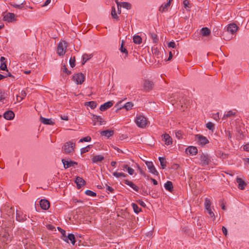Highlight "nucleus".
Returning <instances> with one entry per match:
<instances>
[{"label":"nucleus","instance_id":"obj_1","mask_svg":"<svg viewBox=\"0 0 249 249\" xmlns=\"http://www.w3.org/2000/svg\"><path fill=\"white\" fill-rule=\"evenodd\" d=\"M75 143L71 141H69L64 143L62 147V150L66 154H70L74 151Z\"/></svg>","mask_w":249,"mask_h":249},{"label":"nucleus","instance_id":"obj_2","mask_svg":"<svg viewBox=\"0 0 249 249\" xmlns=\"http://www.w3.org/2000/svg\"><path fill=\"white\" fill-rule=\"evenodd\" d=\"M135 122L137 126L141 128L145 127L147 124L146 118L142 115L137 116Z\"/></svg>","mask_w":249,"mask_h":249},{"label":"nucleus","instance_id":"obj_3","mask_svg":"<svg viewBox=\"0 0 249 249\" xmlns=\"http://www.w3.org/2000/svg\"><path fill=\"white\" fill-rule=\"evenodd\" d=\"M67 48V42L65 41L60 42L57 46V53L59 56H63L65 54Z\"/></svg>","mask_w":249,"mask_h":249},{"label":"nucleus","instance_id":"obj_4","mask_svg":"<svg viewBox=\"0 0 249 249\" xmlns=\"http://www.w3.org/2000/svg\"><path fill=\"white\" fill-rule=\"evenodd\" d=\"M154 83L149 80L145 79L142 83L143 90L146 92H149L153 89Z\"/></svg>","mask_w":249,"mask_h":249},{"label":"nucleus","instance_id":"obj_5","mask_svg":"<svg viewBox=\"0 0 249 249\" xmlns=\"http://www.w3.org/2000/svg\"><path fill=\"white\" fill-rule=\"evenodd\" d=\"M199 160H200L199 164L202 166L208 165L211 161L209 155L203 153L200 156Z\"/></svg>","mask_w":249,"mask_h":249},{"label":"nucleus","instance_id":"obj_6","mask_svg":"<svg viewBox=\"0 0 249 249\" xmlns=\"http://www.w3.org/2000/svg\"><path fill=\"white\" fill-rule=\"evenodd\" d=\"M85 76L82 73H78L73 76V79L77 84H81L83 83Z\"/></svg>","mask_w":249,"mask_h":249},{"label":"nucleus","instance_id":"obj_7","mask_svg":"<svg viewBox=\"0 0 249 249\" xmlns=\"http://www.w3.org/2000/svg\"><path fill=\"white\" fill-rule=\"evenodd\" d=\"M196 137L197 139V142L199 145L203 146L207 143L209 142L208 139L201 135L197 134L196 135Z\"/></svg>","mask_w":249,"mask_h":249},{"label":"nucleus","instance_id":"obj_8","mask_svg":"<svg viewBox=\"0 0 249 249\" xmlns=\"http://www.w3.org/2000/svg\"><path fill=\"white\" fill-rule=\"evenodd\" d=\"M145 164L150 173L155 175H158L159 173L157 171L152 161H146Z\"/></svg>","mask_w":249,"mask_h":249},{"label":"nucleus","instance_id":"obj_9","mask_svg":"<svg viewBox=\"0 0 249 249\" xmlns=\"http://www.w3.org/2000/svg\"><path fill=\"white\" fill-rule=\"evenodd\" d=\"M62 162L65 169L70 168L71 167H74L75 165H77L78 164L77 162L72 160L68 161L65 159H62Z\"/></svg>","mask_w":249,"mask_h":249},{"label":"nucleus","instance_id":"obj_10","mask_svg":"<svg viewBox=\"0 0 249 249\" xmlns=\"http://www.w3.org/2000/svg\"><path fill=\"white\" fill-rule=\"evenodd\" d=\"M238 30V27L235 23H231L227 27V32L231 35L234 34Z\"/></svg>","mask_w":249,"mask_h":249},{"label":"nucleus","instance_id":"obj_11","mask_svg":"<svg viewBox=\"0 0 249 249\" xmlns=\"http://www.w3.org/2000/svg\"><path fill=\"white\" fill-rule=\"evenodd\" d=\"M16 220L19 222H23L27 220V215L22 212L17 211Z\"/></svg>","mask_w":249,"mask_h":249},{"label":"nucleus","instance_id":"obj_12","mask_svg":"<svg viewBox=\"0 0 249 249\" xmlns=\"http://www.w3.org/2000/svg\"><path fill=\"white\" fill-rule=\"evenodd\" d=\"M63 240L67 243H69V240H70L71 243L73 245L75 244L76 241L75 236L72 233H70L68 235H66L65 238H63Z\"/></svg>","mask_w":249,"mask_h":249},{"label":"nucleus","instance_id":"obj_13","mask_svg":"<svg viewBox=\"0 0 249 249\" xmlns=\"http://www.w3.org/2000/svg\"><path fill=\"white\" fill-rule=\"evenodd\" d=\"M15 14L12 13H8L4 16L3 19L9 22H12L15 20Z\"/></svg>","mask_w":249,"mask_h":249},{"label":"nucleus","instance_id":"obj_14","mask_svg":"<svg viewBox=\"0 0 249 249\" xmlns=\"http://www.w3.org/2000/svg\"><path fill=\"white\" fill-rule=\"evenodd\" d=\"M39 120L44 124L53 125L55 124L53 120L52 119L45 118L42 116L40 117Z\"/></svg>","mask_w":249,"mask_h":249},{"label":"nucleus","instance_id":"obj_15","mask_svg":"<svg viewBox=\"0 0 249 249\" xmlns=\"http://www.w3.org/2000/svg\"><path fill=\"white\" fill-rule=\"evenodd\" d=\"M75 183L77 185V188L79 189L86 184V181L82 178L77 177L75 180Z\"/></svg>","mask_w":249,"mask_h":249},{"label":"nucleus","instance_id":"obj_16","mask_svg":"<svg viewBox=\"0 0 249 249\" xmlns=\"http://www.w3.org/2000/svg\"><path fill=\"white\" fill-rule=\"evenodd\" d=\"M15 113L12 110L6 111L3 114V117L7 120H12L14 118Z\"/></svg>","mask_w":249,"mask_h":249},{"label":"nucleus","instance_id":"obj_17","mask_svg":"<svg viewBox=\"0 0 249 249\" xmlns=\"http://www.w3.org/2000/svg\"><path fill=\"white\" fill-rule=\"evenodd\" d=\"M40 205L43 210H47L49 208L50 203L47 199H41L40 201Z\"/></svg>","mask_w":249,"mask_h":249},{"label":"nucleus","instance_id":"obj_18","mask_svg":"<svg viewBox=\"0 0 249 249\" xmlns=\"http://www.w3.org/2000/svg\"><path fill=\"white\" fill-rule=\"evenodd\" d=\"M113 105V101H108L102 105L100 107V109L102 111H104L111 107Z\"/></svg>","mask_w":249,"mask_h":249},{"label":"nucleus","instance_id":"obj_19","mask_svg":"<svg viewBox=\"0 0 249 249\" xmlns=\"http://www.w3.org/2000/svg\"><path fill=\"white\" fill-rule=\"evenodd\" d=\"M236 182L238 183V187L240 190H244L247 185L246 182L240 178H237Z\"/></svg>","mask_w":249,"mask_h":249},{"label":"nucleus","instance_id":"obj_20","mask_svg":"<svg viewBox=\"0 0 249 249\" xmlns=\"http://www.w3.org/2000/svg\"><path fill=\"white\" fill-rule=\"evenodd\" d=\"M123 182L125 184L128 185L130 187H131L133 190H134L136 192H138L139 190V188L136 186L133 182L132 181H129L127 179H124Z\"/></svg>","mask_w":249,"mask_h":249},{"label":"nucleus","instance_id":"obj_21","mask_svg":"<svg viewBox=\"0 0 249 249\" xmlns=\"http://www.w3.org/2000/svg\"><path fill=\"white\" fill-rule=\"evenodd\" d=\"M121 168L122 170L124 171L126 170L128 172V173L130 175H133L134 173V170L132 168L130 167L127 164L121 165Z\"/></svg>","mask_w":249,"mask_h":249},{"label":"nucleus","instance_id":"obj_22","mask_svg":"<svg viewBox=\"0 0 249 249\" xmlns=\"http://www.w3.org/2000/svg\"><path fill=\"white\" fill-rule=\"evenodd\" d=\"M186 152L187 154L195 155L197 153V149L196 147L192 146H189L186 149Z\"/></svg>","mask_w":249,"mask_h":249},{"label":"nucleus","instance_id":"obj_23","mask_svg":"<svg viewBox=\"0 0 249 249\" xmlns=\"http://www.w3.org/2000/svg\"><path fill=\"white\" fill-rule=\"evenodd\" d=\"M181 107L183 108V110H184L185 108H187L188 105L190 103L189 100H188L186 98H182L181 100L179 101Z\"/></svg>","mask_w":249,"mask_h":249},{"label":"nucleus","instance_id":"obj_24","mask_svg":"<svg viewBox=\"0 0 249 249\" xmlns=\"http://www.w3.org/2000/svg\"><path fill=\"white\" fill-rule=\"evenodd\" d=\"M104 160V157L102 155H96L94 156L92 159V162L93 163H97L98 162L102 161Z\"/></svg>","mask_w":249,"mask_h":249},{"label":"nucleus","instance_id":"obj_25","mask_svg":"<svg viewBox=\"0 0 249 249\" xmlns=\"http://www.w3.org/2000/svg\"><path fill=\"white\" fill-rule=\"evenodd\" d=\"M114 131L111 130H106L102 131L101 132V134L102 136H106L107 138H109V137L112 136L114 134Z\"/></svg>","mask_w":249,"mask_h":249},{"label":"nucleus","instance_id":"obj_26","mask_svg":"<svg viewBox=\"0 0 249 249\" xmlns=\"http://www.w3.org/2000/svg\"><path fill=\"white\" fill-rule=\"evenodd\" d=\"M163 140H164L165 143L167 145H170L172 143V138L168 134H164L163 137Z\"/></svg>","mask_w":249,"mask_h":249},{"label":"nucleus","instance_id":"obj_27","mask_svg":"<svg viewBox=\"0 0 249 249\" xmlns=\"http://www.w3.org/2000/svg\"><path fill=\"white\" fill-rule=\"evenodd\" d=\"M170 5V1L169 0L167 2L162 4L159 8V11L163 12L167 10L168 8Z\"/></svg>","mask_w":249,"mask_h":249},{"label":"nucleus","instance_id":"obj_28","mask_svg":"<svg viewBox=\"0 0 249 249\" xmlns=\"http://www.w3.org/2000/svg\"><path fill=\"white\" fill-rule=\"evenodd\" d=\"M201 34L204 36H207L211 34V31L207 27H203L200 31Z\"/></svg>","mask_w":249,"mask_h":249},{"label":"nucleus","instance_id":"obj_29","mask_svg":"<svg viewBox=\"0 0 249 249\" xmlns=\"http://www.w3.org/2000/svg\"><path fill=\"white\" fill-rule=\"evenodd\" d=\"M165 189L169 192H172L173 190V183L170 181H167L164 184Z\"/></svg>","mask_w":249,"mask_h":249},{"label":"nucleus","instance_id":"obj_30","mask_svg":"<svg viewBox=\"0 0 249 249\" xmlns=\"http://www.w3.org/2000/svg\"><path fill=\"white\" fill-rule=\"evenodd\" d=\"M159 160L160 162V164L161 166L162 169H165L167 166V162L164 157H159Z\"/></svg>","mask_w":249,"mask_h":249},{"label":"nucleus","instance_id":"obj_31","mask_svg":"<svg viewBox=\"0 0 249 249\" xmlns=\"http://www.w3.org/2000/svg\"><path fill=\"white\" fill-rule=\"evenodd\" d=\"M93 120L95 122H99L100 124L102 125L105 124V121L100 116L93 115Z\"/></svg>","mask_w":249,"mask_h":249},{"label":"nucleus","instance_id":"obj_32","mask_svg":"<svg viewBox=\"0 0 249 249\" xmlns=\"http://www.w3.org/2000/svg\"><path fill=\"white\" fill-rule=\"evenodd\" d=\"M125 42L124 40H122L121 42V47L120 48V51L123 53L125 54V57L128 55V51L124 47V45Z\"/></svg>","mask_w":249,"mask_h":249},{"label":"nucleus","instance_id":"obj_33","mask_svg":"<svg viewBox=\"0 0 249 249\" xmlns=\"http://www.w3.org/2000/svg\"><path fill=\"white\" fill-rule=\"evenodd\" d=\"M133 42L135 44H140L142 42V39L140 36L135 35L133 36Z\"/></svg>","mask_w":249,"mask_h":249},{"label":"nucleus","instance_id":"obj_34","mask_svg":"<svg viewBox=\"0 0 249 249\" xmlns=\"http://www.w3.org/2000/svg\"><path fill=\"white\" fill-rule=\"evenodd\" d=\"M92 56V54H88L86 53H85L83 55L82 59H83V62L82 64L84 65L88 60H89L90 58H91Z\"/></svg>","mask_w":249,"mask_h":249},{"label":"nucleus","instance_id":"obj_35","mask_svg":"<svg viewBox=\"0 0 249 249\" xmlns=\"http://www.w3.org/2000/svg\"><path fill=\"white\" fill-rule=\"evenodd\" d=\"M85 105L89 107L91 109H94L96 107L97 103L95 101H89L86 102Z\"/></svg>","mask_w":249,"mask_h":249},{"label":"nucleus","instance_id":"obj_36","mask_svg":"<svg viewBox=\"0 0 249 249\" xmlns=\"http://www.w3.org/2000/svg\"><path fill=\"white\" fill-rule=\"evenodd\" d=\"M150 37L153 40L154 43L157 44L159 42V39L156 34L154 33H150Z\"/></svg>","mask_w":249,"mask_h":249},{"label":"nucleus","instance_id":"obj_37","mask_svg":"<svg viewBox=\"0 0 249 249\" xmlns=\"http://www.w3.org/2000/svg\"><path fill=\"white\" fill-rule=\"evenodd\" d=\"M131 205L132 206L134 212L136 213H138L142 211L141 208H140L137 204L132 203Z\"/></svg>","mask_w":249,"mask_h":249},{"label":"nucleus","instance_id":"obj_38","mask_svg":"<svg viewBox=\"0 0 249 249\" xmlns=\"http://www.w3.org/2000/svg\"><path fill=\"white\" fill-rule=\"evenodd\" d=\"M7 94L3 90L0 89V102H2L6 97Z\"/></svg>","mask_w":249,"mask_h":249},{"label":"nucleus","instance_id":"obj_39","mask_svg":"<svg viewBox=\"0 0 249 249\" xmlns=\"http://www.w3.org/2000/svg\"><path fill=\"white\" fill-rule=\"evenodd\" d=\"M25 3V1H23L22 3H21L20 4H17L16 3H10V4L11 6L15 7V8H18V9H21L23 7V5Z\"/></svg>","mask_w":249,"mask_h":249},{"label":"nucleus","instance_id":"obj_40","mask_svg":"<svg viewBox=\"0 0 249 249\" xmlns=\"http://www.w3.org/2000/svg\"><path fill=\"white\" fill-rule=\"evenodd\" d=\"M121 6H122L123 8H125L127 10H129L131 8V4L127 2H123L121 3Z\"/></svg>","mask_w":249,"mask_h":249},{"label":"nucleus","instance_id":"obj_41","mask_svg":"<svg viewBox=\"0 0 249 249\" xmlns=\"http://www.w3.org/2000/svg\"><path fill=\"white\" fill-rule=\"evenodd\" d=\"M204 205L206 210H208L209 209L211 208V202L209 198H206L205 200Z\"/></svg>","mask_w":249,"mask_h":249},{"label":"nucleus","instance_id":"obj_42","mask_svg":"<svg viewBox=\"0 0 249 249\" xmlns=\"http://www.w3.org/2000/svg\"><path fill=\"white\" fill-rule=\"evenodd\" d=\"M113 175L116 178L124 177L125 178L127 176V174L124 173H118L114 172L112 173Z\"/></svg>","mask_w":249,"mask_h":249},{"label":"nucleus","instance_id":"obj_43","mask_svg":"<svg viewBox=\"0 0 249 249\" xmlns=\"http://www.w3.org/2000/svg\"><path fill=\"white\" fill-rule=\"evenodd\" d=\"M92 146V145H89L81 149V154H83L89 151L90 148Z\"/></svg>","mask_w":249,"mask_h":249},{"label":"nucleus","instance_id":"obj_44","mask_svg":"<svg viewBox=\"0 0 249 249\" xmlns=\"http://www.w3.org/2000/svg\"><path fill=\"white\" fill-rule=\"evenodd\" d=\"M133 106V104L131 102H128L125 103L123 107L125 108L126 110H129L132 108Z\"/></svg>","mask_w":249,"mask_h":249},{"label":"nucleus","instance_id":"obj_45","mask_svg":"<svg viewBox=\"0 0 249 249\" xmlns=\"http://www.w3.org/2000/svg\"><path fill=\"white\" fill-rule=\"evenodd\" d=\"M206 127L209 129L210 130H211L213 132L214 131V125L213 123H212V122H208L207 124H206Z\"/></svg>","mask_w":249,"mask_h":249},{"label":"nucleus","instance_id":"obj_46","mask_svg":"<svg viewBox=\"0 0 249 249\" xmlns=\"http://www.w3.org/2000/svg\"><path fill=\"white\" fill-rule=\"evenodd\" d=\"M61 70L64 73H66L67 75H70L71 73V71L68 70L65 64L62 65Z\"/></svg>","mask_w":249,"mask_h":249},{"label":"nucleus","instance_id":"obj_47","mask_svg":"<svg viewBox=\"0 0 249 249\" xmlns=\"http://www.w3.org/2000/svg\"><path fill=\"white\" fill-rule=\"evenodd\" d=\"M57 229L61 233V238L63 240V238H65L66 236L67 235L66 231L59 227H57Z\"/></svg>","mask_w":249,"mask_h":249},{"label":"nucleus","instance_id":"obj_48","mask_svg":"<svg viewBox=\"0 0 249 249\" xmlns=\"http://www.w3.org/2000/svg\"><path fill=\"white\" fill-rule=\"evenodd\" d=\"M175 135L178 139H182L183 132L181 130H178L175 132Z\"/></svg>","mask_w":249,"mask_h":249},{"label":"nucleus","instance_id":"obj_49","mask_svg":"<svg viewBox=\"0 0 249 249\" xmlns=\"http://www.w3.org/2000/svg\"><path fill=\"white\" fill-rule=\"evenodd\" d=\"M75 56L71 57L69 60V63L71 68H73L75 66Z\"/></svg>","mask_w":249,"mask_h":249},{"label":"nucleus","instance_id":"obj_50","mask_svg":"<svg viewBox=\"0 0 249 249\" xmlns=\"http://www.w3.org/2000/svg\"><path fill=\"white\" fill-rule=\"evenodd\" d=\"M85 194L87 196L95 197L96 196V193L93 191L89 190H87L85 191Z\"/></svg>","mask_w":249,"mask_h":249},{"label":"nucleus","instance_id":"obj_51","mask_svg":"<svg viewBox=\"0 0 249 249\" xmlns=\"http://www.w3.org/2000/svg\"><path fill=\"white\" fill-rule=\"evenodd\" d=\"M91 140V138L90 136H88L87 137H84L81 139H80L79 142H90Z\"/></svg>","mask_w":249,"mask_h":249},{"label":"nucleus","instance_id":"obj_52","mask_svg":"<svg viewBox=\"0 0 249 249\" xmlns=\"http://www.w3.org/2000/svg\"><path fill=\"white\" fill-rule=\"evenodd\" d=\"M111 15L113 18L118 19L119 17L116 14L115 8L114 7L112 8Z\"/></svg>","mask_w":249,"mask_h":249},{"label":"nucleus","instance_id":"obj_53","mask_svg":"<svg viewBox=\"0 0 249 249\" xmlns=\"http://www.w3.org/2000/svg\"><path fill=\"white\" fill-rule=\"evenodd\" d=\"M27 93L25 91L22 90L19 95L17 96V98H20V100H23L26 96Z\"/></svg>","mask_w":249,"mask_h":249},{"label":"nucleus","instance_id":"obj_54","mask_svg":"<svg viewBox=\"0 0 249 249\" xmlns=\"http://www.w3.org/2000/svg\"><path fill=\"white\" fill-rule=\"evenodd\" d=\"M0 69L3 71H8L7 65L5 62H2L1 63V65L0 66Z\"/></svg>","mask_w":249,"mask_h":249},{"label":"nucleus","instance_id":"obj_55","mask_svg":"<svg viewBox=\"0 0 249 249\" xmlns=\"http://www.w3.org/2000/svg\"><path fill=\"white\" fill-rule=\"evenodd\" d=\"M235 114V112L232 111V110H230V111H229L225 115V117H231V116H232L233 115H234Z\"/></svg>","mask_w":249,"mask_h":249},{"label":"nucleus","instance_id":"obj_56","mask_svg":"<svg viewBox=\"0 0 249 249\" xmlns=\"http://www.w3.org/2000/svg\"><path fill=\"white\" fill-rule=\"evenodd\" d=\"M106 186L107 187V191H108V192H107L108 193H114V189L112 187H111L109 186H108L107 184H106Z\"/></svg>","mask_w":249,"mask_h":249},{"label":"nucleus","instance_id":"obj_57","mask_svg":"<svg viewBox=\"0 0 249 249\" xmlns=\"http://www.w3.org/2000/svg\"><path fill=\"white\" fill-rule=\"evenodd\" d=\"M208 212V213L209 214V215L211 217H213L214 219L215 218L214 214L213 212L212 211L211 208L209 209L208 210H206Z\"/></svg>","mask_w":249,"mask_h":249},{"label":"nucleus","instance_id":"obj_58","mask_svg":"<svg viewBox=\"0 0 249 249\" xmlns=\"http://www.w3.org/2000/svg\"><path fill=\"white\" fill-rule=\"evenodd\" d=\"M168 47L170 48H175L176 47V44L174 41H170L168 44Z\"/></svg>","mask_w":249,"mask_h":249},{"label":"nucleus","instance_id":"obj_59","mask_svg":"<svg viewBox=\"0 0 249 249\" xmlns=\"http://www.w3.org/2000/svg\"><path fill=\"white\" fill-rule=\"evenodd\" d=\"M46 227L48 229L51 231H55V227L51 224H48L46 226Z\"/></svg>","mask_w":249,"mask_h":249},{"label":"nucleus","instance_id":"obj_60","mask_svg":"<svg viewBox=\"0 0 249 249\" xmlns=\"http://www.w3.org/2000/svg\"><path fill=\"white\" fill-rule=\"evenodd\" d=\"M7 73H6V74L5 75V76H6V77H10L11 78H13L12 79V81H15V77L14 76H13L10 72H9L8 71H7Z\"/></svg>","mask_w":249,"mask_h":249},{"label":"nucleus","instance_id":"obj_61","mask_svg":"<svg viewBox=\"0 0 249 249\" xmlns=\"http://www.w3.org/2000/svg\"><path fill=\"white\" fill-rule=\"evenodd\" d=\"M183 4L185 8H189V1L188 0H184Z\"/></svg>","mask_w":249,"mask_h":249},{"label":"nucleus","instance_id":"obj_62","mask_svg":"<svg viewBox=\"0 0 249 249\" xmlns=\"http://www.w3.org/2000/svg\"><path fill=\"white\" fill-rule=\"evenodd\" d=\"M243 149L246 151H249V143H247L244 145Z\"/></svg>","mask_w":249,"mask_h":249},{"label":"nucleus","instance_id":"obj_63","mask_svg":"<svg viewBox=\"0 0 249 249\" xmlns=\"http://www.w3.org/2000/svg\"><path fill=\"white\" fill-rule=\"evenodd\" d=\"M222 231L223 233L225 235H226L227 234V229L225 227H224V226L222 227Z\"/></svg>","mask_w":249,"mask_h":249},{"label":"nucleus","instance_id":"obj_64","mask_svg":"<svg viewBox=\"0 0 249 249\" xmlns=\"http://www.w3.org/2000/svg\"><path fill=\"white\" fill-rule=\"evenodd\" d=\"M219 112H217L216 114H213V118L216 120L219 119Z\"/></svg>","mask_w":249,"mask_h":249}]
</instances>
